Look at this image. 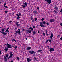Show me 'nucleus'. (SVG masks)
<instances>
[{
	"label": "nucleus",
	"mask_w": 62,
	"mask_h": 62,
	"mask_svg": "<svg viewBox=\"0 0 62 62\" xmlns=\"http://www.w3.org/2000/svg\"><path fill=\"white\" fill-rule=\"evenodd\" d=\"M16 25L17 27H19L20 26V23L19 22H17L16 23Z\"/></svg>",
	"instance_id": "nucleus-4"
},
{
	"label": "nucleus",
	"mask_w": 62,
	"mask_h": 62,
	"mask_svg": "<svg viewBox=\"0 0 62 62\" xmlns=\"http://www.w3.org/2000/svg\"><path fill=\"white\" fill-rule=\"evenodd\" d=\"M48 41L49 42H50L51 43V42H52V40H50V39H48L46 40V43H47L48 42Z\"/></svg>",
	"instance_id": "nucleus-11"
},
{
	"label": "nucleus",
	"mask_w": 62,
	"mask_h": 62,
	"mask_svg": "<svg viewBox=\"0 0 62 62\" xmlns=\"http://www.w3.org/2000/svg\"><path fill=\"white\" fill-rule=\"evenodd\" d=\"M16 15H17V16L19 18H21V17H20L19 15H18V14H16Z\"/></svg>",
	"instance_id": "nucleus-20"
},
{
	"label": "nucleus",
	"mask_w": 62,
	"mask_h": 62,
	"mask_svg": "<svg viewBox=\"0 0 62 62\" xmlns=\"http://www.w3.org/2000/svg\"><path fill=\"white\" fill-rule=\"evenodd\" d=\"M21 13H19V15H21Z\"/></svg>",
	"instance_id": "nucleus-52"
},
{
	"label": "nucleus",
	"mask_w": 62,
	"mask_h": 62,
	"mask_svg": "<svg viewBox=\"0 0 62 62\" xmlns=\"http://www.w3.org/2000/svg\"><path fill=\"white\" fill-rule=\"evenodd\" d=\"M37 9L38 10H39V7H37Z\"/></svg>",
	"instance_id": "nucleus-34"
},
{
	"label": "nucleus",
	"mask_w": 62,
	"mask_h": 62,
	"mask_svg": "<svg viewBox=\"0 0 62 62\" xmlns=\"http://www.w3.org/2000/svg\"><path fill=\"white\" fill-rule=\"evenodd\" d=\"M5 13H8V11H5Z\"/></svg>",
	"instance_id": "nucleus-31"
},
{
	"label": "nucleus",
	"mask_w": 62,
	"mask_h": 62,
	"mask_svg": "<svg viewBox=\"0 0 62 62\" xmlns=\"http://www.w3.org/2000/svg\"><path fill=\"white\" fill-rule=\"evenodd\" d=\"M41 20L42 21L44 20V18H42V19H41Z\"/></svg>",
	"instance_id": "nucleus-47"
},
{
	"label": "nucleus",
	"mask_w": 62,
	"mask_h": 62,
	"mask_svg": "<svg viewBox=\"0 0 62 62\" xmlns=\"http://www.w3.org/2000/svg\"><path fill=\"white\" fill-rule=\"evenodd\" d=\"M60 35H58L57 36V38H60Z\"/></svg>",
	"instance_id": "nucleus-35"
},
{
	"label": "nucleus",
	"mask_w": 62,
	"mask_h": 62,
	"mask_svg": "<svg viewBox=\"0 0 62 62\" xmlns=\"http://www.w3.org/2000/svg\"><path fill=\"white\" fill-rule=\"evenodd\" d=\"M40 26L41 27H45V26L43 24V22H41L40 23Z\"/></svg>",
	"instance_id": "nucleus-6"
},
{
	"label": "nucleus",
	"mask_w": 62,
	"mask_h": 62,
	"mask_svg": "<svg viewBox=\"0 0 62 62\" xmlns=\"http://www.w3.org/2000/svg\"><path fill=\"white\" fill-rule=\"evenodd\" d=\"M10 57H12V56H13V54H12V52H11V51L10 52Z\"/></svg>",
	"instance_id": "nucleus-14"
},
{
	"label": "nucleus",
	"mask_w": 62,
	"mask_h": 62,
	"mask_svg": "<svg viewBox=\"0 0 62 62\" xmlns=\"http://www.w3.org/2000/svg\"><path fill=\"white\" fill-rule=\"evenodd\" d=\"M32 22H33V21H35V20H34V19H32Z\"/></svg>",
	"instance_id": "nucleus-53"
},
{
	"label": "nucleus",
	"mask_w": 62,
	"mask_h": 62,
	"mask_svg": "<svg viewBox=\"0 0 62 62\" xmlns=\"http://www.w3.org/2000/svg\"><path fill=\"white\" fill-rule=\"evenodd\" d=\"M42 50H39L37 51V52H40L41 51H42Z\"/></svg>",
	"instance_id": "nucleus-21"
},
{
	"label": "nucleus",
	"mask_w": 62,
	"mask_h": 62,
	"mask_svg": "<svg viewBox=\"0 0 62 62\" xmlns=\"http://www.w3.org/2000/svg\"><path fill=\"white\" fill-rule=\"evenodd\" d=\"M22 31H23V32H24V31H25V29H22Z\"/></svg>",
	"instance_id": "nucleus-36"
},
{
	"label": "nucleus",
	"mask_w": 62,
	"mask_h": 62,
	"mask_svg": "<svg viewBox=\"0 0 62 62\" xmlns=\"http://www.w3.org/2000/svg\"><path fill=\"white\" fill-rule=\"evenodd\" d=\"M4 60L5 61V62H7V58L5 56H4Z\"/></svg>",
	"instance_id": "nucleus-13"
},
{
	"label": "nucleus",
	"mask_w": 62,
	"mask_h": 62,
	"mask_svg": "<svg viewBox=\"0 0 62 62\" xmlns=\"http://www.w3.org/2000/svg\"><path fill=\"white\" fill-rule=\"evenodd\" d=\"M33 35H35L36 34V32H35V31H33Z\"/></svg>",
	"instance_id": "nucleus-22"
},
{
	"label": "nucleus",
	"mask_w": 62,
	"mask_h": 62,
	"mask_svg": "<svg viewBox=\"0 0 62 62\" xmlns=\"http://www.w3.org/2000/svg\"><path fill=\"white\" fill-rule=\"evenodd\" d=\"M11 62H13V61H10Z\"/></svg>",
	"instance_id": "nucleus-58"
},
{
	"label": "nucleus",
	"mask_w": 62,
	"mask_h": 62,
	"mask_svg": "<svg viewBox=\"0 0 62 62\" xmlns=\"http://www.w3.org/2000/svg\"><path fill=\"white\" fill-rule=\"evenodd\" d=\"M7 45V48H9V49H10V48H12V47H14V46H12L11 45H9L8 43H7L6 44H5V45Z\"/></svg>",
	"instance_id": "nucleus-1"
},
{
	"label": "nucleus",
	"mask_w": 62,
	"mask_h": 62,
	"mask_svg": "<svg viewBox=\"0 0 62 62\" xmlns=\"http://www.w3.org/2000/svg\"><path fill=\"white\" fill-rule=\"evenodd\" d=\"M54 12L55 13H58V12H57L55 10H54Z\"/></svg>",
	"instance_id": "nucleus-27"
},
{
	"label": "nucleus",
	"mask_w": 62,
	"mask_h": 62,
	"mask_svg": "<svg viewBox=\"0 0 62 62\" xmlns=\"http://www.w3.org/2000/svg\"><path fill=\"white\" fill-rule=\"evenodd\" d=\"M8 48H7V47H6L4 49V50H5V51H8Z\"/></svg>",
	"instance_id": "nucleus-17"
},
{
	"label": "nucleus",
	"mask_w": 62,
	"mask_h": 62,
	"mask_svg": "<svg viewBox=\"0 0 62 62\" xmlns=\"http://www.w3.org/2000/svg\"><path fill=\"white\" fill-rule=\"evenodd\" d=\"M30 28H29L28 29H29H29H30Z\"/></svg>",
	"instance_id": "nucleus-59"
},
{
	"label": "nucleus",
	"mask_w": 62,
	"mask_h": 62,
	"mask_svg": "<svg viewBox=\"0 0 62 62\" xmlns=\"http://www.w3.org/2000/svg\"><path fill=\"white\" fill-rule=\"evenodd\" d=\"M29 53L31 54H35V52L34 51H29Z\"/></svg>",
	"instance_id": "nucleus-7"
},
{
	"label": "nucleus",
	"mask_w": 62,
	"mask_h": 62,
	"mask_svg": "<svg viewBox=\"0 0 62 62\" xmlns=\"http://www.w3.org/2000/svg\"><path fill=\"white\" fill-rule=\"evenodd\" d=\"M30 18H31V20H33V18H32V16Z\"/></svg>",
	"instance_id": "nucleus-28"
},
{
	"label": "nucleus",
	"mask_w": 62,
	"mask_h": 62,
	"mask_svg": "<svg viewBox=\"0 0 62 62\" xmlns=\"http://www.w3.org/2000/svg\"><path fill=\"white\" fill-rule=\"evenodd\" d=\"M9 29V27H8L6 31L7 32V33H9V31H8V29Z\"/></svg>",
	"instance_id": "nucleus-18"
},
{
	"label": "nucleus",
	"mask_w": 62,
	"mask_h": 62,
	"mask_svg": "<svg viewBox=\"0 0 62 62\" xmlns=\"http://www.w3.org/2000/svg\"><path fill=\"white\" fill-rule=\"evenodd\" d=\"M27 3L26 2H25V3H23V5H22V7L23 8H25V7L26 6H27Z\"/></svg>",
	"instance_id": "nucleus-2"
},
{
	"label": "nucleus",
	"mask_w": 62,
	"mask_h": 62,
	"mask_svg": "<svg viewBox=\"0 0 62 62\" xmlns=\"http://www.w3.org/2000/svg\"><path fill=\"white\" fill-rule=\"evenodd\" d=\"M4 7H5V8H8V7L7 6H4Z\"/></svg>",
	"instance_id": "nucleus-46"
},
{
	"label": "nucleus",
	"mask_w": 62,
	"mask_h": 62,
	"mask_svg": "<svg viewBox=\"0 0 62 62\" xmlns=\"http://www.w3.org/2000/svg\"><path fill=\"white\" fill-rule=\"evenodd\" d=\"M27 61L28 62H29L30 61H32V59L29 58H27Z\"/></svg>",
	"instance_id": "nucleus-9"
},
{
	"label": "nucleus",
	"mask_w": 62,
	"mask_h": 62,
	"mask_svg": "<svg viewBox=\"0 0 62 62\" xmlns=\"http://www.w3.org/2000/svg\"><path fill=\"white\" fill-rule=\"evenodd\" d=\"M0 54L1 55L2 54V52H1V50H0Z\"/></svg>",
	"instance_id": "nucleus-40"
},
{
	"label": "nucleus",
	"mask_w": 62,
	"mask_h": 62,
	"mask_svg": "<svg viewBox=\"0 0 62 62\" xmlns=\"http://www.w3.org/2000/svg\"><path fill=\"white\" fill-rule=\"evenodd\" d=\"M19 19L18 17H17V19Z\"/></svg>",
	"instance_id": "nucleus-64"
},
{
	"label": "nucleus",
	"mask_w": 62,
	"mask_h": 62,
	"mask_svg": "<svg viewBox=\"0 0 62 62\" xmlns=\"http://www.w3.org/2000/svg\"><path fill=\"white\" fill-rule=\"evenodd\" d=\"M6 3H5L4 4V7H5V6H6Z\"/></svg>",
	"instance_id": "nucleus-44"
},
{
	"label": "nucleus",
	"mask_w": 62,
	"mask_h": 62,
	"mask_svg": "<svg viewBox=\"0 0 62 62\" xmlns=\"http://www.w3.org/2000/svg\"><path fill=\"white\" fill-rule=\"evenodd\" d=\"M29 31H30V30H27V32H29Z\"/></svg>",
	"instance_id": "nucleus-51"
},
{
	"label": "nucleus",
	"mask_w": 62,
	"mask_h": 62,
	"mask_svg": "<svg viewBox=\"0 0 62 62\" xmlns=\"http://www.w3.org/2000/svg\"><path fill=\"white\" fill-rule=\"evenodd\" d=\"M26 40H27V38H26Z\"/></svg>",
	"instance_id": "nucleus-63"
},
{
	"label": "nucleus",
	"mask_w": 62,
	"mask_h": 62,
	"mask_svg": "<svg viewBox=\"0 0 62 62\" xmlns=\"http://www.w3.org/2000/svg\"><path fill=\"white\" fill-rule=\"evenodd\" d=\"M54 22V19H51L50 20V23H53Z\"/></svg>",
	"instance_id": "nucleus-16"
},
{
	"label": "nucleus",
	"mask_w": 62,
	"mask_h": 62,
	"mask_svg": "<svg viewBox=\"0 0 62 62\" xmlns=\"http://www.w3.org/2000/svg\"><path fill=\"white\" fill-rule=\"evenodd\" d=\"M9 58H11V57H10V56L8 57L7 59H9Z\"/></svg>",
	"instance_id": "nucleus-33"
},
{
	"label": "nucleus",
	"mask_w": 62,
	"mask_h": 62,
	"mask_svg": "<svg viewBox=\"0 0 62 62\" xmlns=\"http://www.w3.org/2000/svg\"><path fill=\"white\" fill-rule=\"evenodd\" d=\"M30 29L31 30V31L33 30V28H32V27H30Z\"/></svg>",
	"instance_id": "nucleus-24"
},
{
	"label": "nucleus",
	"mask_w": 62,
	"mask_h": 62,
	"mask_svg": "<svg viewBox=\"0 0 62 62\" xmlns=\"http://www.w3.org/2000/svg\"><path fill=\"white\" fill-rule=\"evenodd\" d=\"M32 49V48L30 46H28L27 48H26V50H30V49Z\"/></svg>",
	"instance_id": "nucleus-10"
},
{
	"label": "nucleus",
	"mask_w": 62,
	"mask_h": 62,
	"mask_svg": "<svg viewBox=\"0 0 62 62\" xmlns=\"http://www.w3.org/2000/svg\"><path fill=\"white\" fill-rule=\"evenodd\" d=\"M46 35H47V36H48V35H49V34H46Z\"/></svg>",
	"instance_id": "nucleus-62"
},
{
	"label": "nucleus",
	"mask_w": 62,
	"mask_h": 62,
	"mask_svg": "<svg viewBox=\"0 0 62 62\" xmlns=\"http://www.w3.org/2000/svg\"><path fill=\"white\" fill-rule=\"evenodd\" d=\"M34 59L35 60H37V58H36L35 57H34Z\"/></svg>",
	"instance_id": "nucleus-30"
},
{
	"label": "nucleus",
	"mask_w": 62,
	"mask_h": 62,
	"mask_svg": "<svg viewBox=\"0 0 62 62\" xmlns=\"http://www.w3.org/2000/svg\"><path fill=\"white\" fill-rule=\"evenodd\" d=\"M5 31V32H6V33H7V31Z\"/></svg>",
	"instance_id": "nucleus-61"
},
{
	"label": "nucleus",
	"mask_w": 62,
	"mask_h": 62,
	"mask_svg": "<svg viewBox=\"0 0 62 62\" xmlns=\"http://www.w3.org/2000/svg\"><path fill=\"white\" fill-rule=\"evenodd\" d=\"M60 25H61V26H62V23H61L60 24Z\"/></svg>",
	"instance_id": "nucleus-55"
},
{
	"label": "nucleus",
	"mask_w": 62,
	"mask_h": 62,
	"mask_svg": "<svg viewBox=\"0 0 62 62\" xmlns=\"http://www.w3.org/2000/svg\"><path fill=\"white\" fill-rule=\"evenodd\" d=\"M60 12H61V13H62V9H61V10L60 11Z\"/></svg>",
	"instance_id": "nucleus-42"
},
{
	"label": "nucleus",
	"mask_w": 62,
	"mask_h": 62,
	"mask_svg": "<svg viewBox=\"0 0 62 62\" xmlns=\"http://www.w3.org/2000/svg\"><path fill=\"white\" fill-rule=\"evenodd\" d=\"M14 49H17V46H16L14 47Z\"/></svg>",
	"instance_id": "nucleus-32"
},
{
	"label": "nucleus",
	"mask_w": 62,
	"mask_h": 62,
	"mask_svg": "<svg viewBox=\"0 0 62 62\" xmlns=\"http://www.w3.org/2000/svg\"><path fill=\"white\" fill-rule=\"evenodd\" d=\"M45 1H46L47 3H48L49 4L51 3V0H45Z\"/></svg>",
	"instance_id": "nucleus-5"
},
{
	"label": "nucleus",
	"mask_w": 62,
	"mask_h": 62,
	"mask_svg": "<svg viewBox=\"0 0 62 62\" xmlns=\"http://www.w3.org/2000/svg\"><path fill=\"white\" fill-rule=\"evenodd\" d=\"M43 24H45L46 23V22H45V21H43Z\"/></svg>",
	"instance_id": "nucleus-26"
},
{
	"label": "nucleus",
	"mask_w": 62,
	"mask_h": 62,
	"mask_svg": "<svg viewBox=\"0 0 62 62\" xmlns=\"http://www.w3.org/2000/svg\"><path fill=\"white\" fill-rule=\"evenodd\" d=\"M0 28H1V27H0ZM0 33H1L2 34H3V35H7V33H5L4 32H2L1 31H0Z\"/></svg>",
	"instance_id": "nucleus-8"
},
{
	"label": "nucleus",
	"mask_w": 62,
	"mask_h": 62,
	"mask_svg": "<svg viewBox=\"0 0 62 62\" xmlns=\"http://www.w3.org/2000/svg\"><path fill=\"white\" fill-rule=\"evenodd\" d=\"M12 21H9V23H12Z\"/></svg>",
	"instance_id": "nucleus-43"
},
{
	"label": "nucleus",
	"mask_w": 62,
	"mask_h": 62,
	"mask_svg": "<svg viewBox=\"0 0 62 62\" xmlns=\"http://www.w3.org/2000/svg\"><path fill=\"white\" fill-rule=\"evenodd\" d=\"M15 29H17V28L16 27Z\"/></svg>",
	"instance_id": "nucleus-60"
},
{
	"label": "nucleus",
	"mask_w": 62,
	"mask_h": 62,
	"mask_svg": "<svg viewBox=\"0 0 62 62\" xmlns=\"http://www.w3.org/2000/svg\"><path fill=\"white\" fill-rule=\"evenodd\" d=\"M17 59H18L19 60H20V58H19V57H17Z\"/></svg>",
	"instance_id": "nucleus-37"
},
{
	"label": "nucleus",
	"mask_w": 62,
	"mask_h": 62,
	"mask_svg": "<svg viewBox=\"0 0 62 62\" xmlns=\"http://www.w3.org/2000/svg\"><path fill=\"white\" fill-rule=\"evenodd\" d=\"M29 33H31V30H30V31H29Z\"/></svg>",
	"instance_id": "nucleus-41"
},
{
	"label": "nucleus",
	"mask_w": 62,
	"mask_h": 62,
	"mask_svg": "<svg viewBox=\"0 0 62 62\" xmlns=\"http://www.w3.org/2000/svg\"><path fill=\"white\" fill-rule=\"evenodd\" d=\"M37 13V11H35V14H36Z\"/></svg>",
	"instance_id": "nucleus-54"
},
{
	"label": "nucleus",
	"mask_w": 62,
	"mask_h": 62,
	"mask_svg": "<svg viewBox=\"0 0 62 62\" xmlns=\"http://www.w3.org/2000/svg\"><path fill=\"white\" fill-rule=\"evenodd\" d=\"M43 36H45V33H44L43 32Z\"/></svg>",
	"instance_id": "nucleus-39"
},
{
	"label": "nucleus",
	"mask_w": 62,
	"mask_h": 62,
	"mask_svg": "<svg viewBox=\"0 0 62 62\" xmlns=\"http://www.w3.org/2000/svg\"><path fill=\"white\" fill-rule=\"evenodd\" d=\"M38 33H39L40 32H39V31H38Z\"/></svg>",
	"instance_id": "nucleus-57"
},
{
	"label": "nucleus",
	"mask_w": 62,
	"mask_h": 62,
	"mask_svg": "<svg viewBox=\"0 0 62 62\" xmlns=\"http://www.w3.org/2000/svg\"><path fill=\"white\" fill-rule=\"evenodd\" d=\"M8 56H9L8 55V54H7L6 55V57H8Z\"/></svg>",
	"instance_id": "nucleus-38"
},
{
	"label": "nucleus",
	"mask_w": 62,
	"mask_h": 62,
	"mask_svg": "<svg viewBox=\"0 0 62 62\" xmlns=\"http://www.w3.org/2000/svg\"><path fill=\"white\" fill-rule=\"evenodd\" d=\"M1 31H2V32H4V31H5V29L3 28L2 29V30H1Z\"/></svg>",
	"instance_id": "nucleus-23"
},
{
	"label": "nucleus",
	"mask_w": 62,
	"mask_h": 62,
	"mask_svg": "<svg viewBox=\"0 0 62 62\" xmlns=\"http://www.w3.org/2000/svg\"><path fill=\"white\" fill-rule=\"evenodd\" d=\"M18 31H16V34H18V33L19 35H20V33H21V31H20V30L19 29H18Z\"/></svg>",
	"instance_id": "nucleus-3"
},
{
	"label": "nucleus",
	"mask_w": 62,
	"mask_h": 62,
	"mask_svg": "<svg viewBox=\"0 0 62 62\" xmlns=\"http://www.w3.org/2000/svg\"><path fill=\"white\" fill-rule=\"evenodd\" d=\"M33 13H35V11H33Z\"/></svg>",
	"instance_id": "nucleus-56"
},
{
	"label": "nucleus",
	"mask_w": 62,
	"mask_h": 62,
	"mask_svg": "<svg viewBox=\"0 0 62 62\" xmlns=\"http://www.w3.org/2000/svg\"><path fill=\"white\" fill-rule=\"evenodd\" d=\"M12 41H14L15 42H17V41H16V40H15L14 39H13L12 40Z\"/></svg>",
	"instance_id": "nucleus-25"
},
{
	"label": "nucleus",
	"mask_w": 62,
	"mask_h": 62,
	"mask_svg": "<svg viewBox=\"0 0 62 62\" xmlns=\"http://www.w3.org/2000/svg\"><path fill=\"white\" fill-rule=\"evenodd\" d=\"M47 48H49V46H47Z\"/></svg>",
	"instance_id": "nucleus-50"
},
{
	"label": "nucleus",
	"mask_w": 62,
	"mask_h": 62,
	"mask_svg": "<svg viewBox=\"0 0 62 62\" xmlns=\"http://www.w3.org/2000/svg\"><path fill=\"white\" fill-rule=\"evenodd\" d=\"M37 20H38V19L37 18H35V21H37Z\"/></svg>",
	"instance_id": "nucleus-29"
},
{
	"label": "nucleus",
	"mask_w": 62,
	"mask_h": 62,
	"mask_svg": "<svg viewBox=\"0 0 62 62\" xmlns=\"http://www.w3.org/2000/svg\"><path fill=\"white\" fill-rule=\"evenodd\" d=\"M36 28V27L35 26H33V28Z\"/></svg>",
	"instance_id": "nucleus-45"
},
{
	"label": "nucleus",
	"mask_w": 62,
	"mask_h": 62,
	"mask_svg": "<svg viewBox=\"0 0 62 62\" xmlns=\"http://www.w3.org/2000/svg\"><path fill=\"white\" fill-rule=\"evenodd\" d=\"M46 24H47L48 25H49V23H48V22H47L46 23Z\"/></svg>",
	"instance_id": "nucleus-48"
},
{
	"label": "nucleus",
	"mask_w": 62,
	"mask_h": 62,
	"mask_svg": "<svg viewBox=\"0 0 62 62\" xmlns=\"http://www.w3.org/2000/svg\"><path fill=\"white\" fill-rule=\"evenodd\" d=\"M60 39L61 40H62V37H61L60 38Z\"/></svg>",
	"instance_id": "nucleus-49"
},
{
	"label": "nucleus",
	"mask_w": 62,
	"mask_h": 62,
	"mask_svg": "<svg viewBox=\"0 0 62 62\" xmlns=\"http://www.w3.org/2000/svg\"><path fill=\"white\" fill-rule=\"evenodd\" d=\"M54 9H56V10H57L58 9V8L57 7L55 6L54 8Z\"/></svg>",
	"instance_id": "nucleus-19"
},
{
	"label": "nucleus",
	"mask_w": 62,
	"mask_h": 62,
	"mask_svg": "<svg viewBox=\"0 0 62 62\" xmlns=\"http://www.w3.org/2000/svg\"><path fill=\"white\" fill-rule=\"evenodd\" d=\"M53 37V33H51V36L50 37L51 39V40H52V39H53V38H52Z\"/></svg>",
	"instance_id": "nucleus-15"
},
{
	"label": "nucleus",
	"mask_w": 62,
	"mask_h": 62,
	"mask_svg": "<svg viewBox=\"0 0 62 62\" xmlns=\"http://www.w3.org/2000/svg\"><path fill=\"white\" fill-rule=\"evenodd\" d=\"M54 51V49L53 48H52L50 49L49 51L50 52H53Z\"/></svg>",
	"instance_id": "nucleus-12"
}]
</instances>
